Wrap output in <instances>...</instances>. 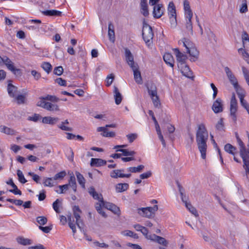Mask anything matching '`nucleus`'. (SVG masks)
<instances>
[{"label": "nucleus", "instance_id": "nucleus-52", "mask_svg": "<svg viewBox=\"0 0 249 249\" xmlns=\"http://www.w3.org/2000/svg\"><path fill=\"white\" fill-rule=\"evenodd\" d=\"M159 244L162 245L164 247H167L168 242V241L163 237L159 236L156 241Z\"/></svg>", "mask_w": 249, "mask_h": 249}, {"label": "nucleus", "instance_id": "nucleus-3", "mask_svg": "<svg viewBox=\"0 0 249 249\" xmlns=\"http://www.w3.org/2000/svg\"><path fill=\"white\" fill-rule=\"evenodd\" d=\"M39 101L37 103L38 107H41L47 110L58 111L59 110V107L56 104H53L46 101H50L52 102H57L59 99L54 95H47L44 97H39Z\"/></svg>", "mask_w": 249, "mask_h": 249}, {"label": "nucleus", "instance_id": "nucleus-49", "mask_svg": "<svg viewBox=\"0 0 249 249\" xmlns=\"http://www.w3.org/2000/svg\"><path fill=\"white\" fill-rule=\"evenodd\" d=\"M248 11V5L247 0H243L240 7V12L245 13Z\"/></svg>", "mask_w": 249, "mask_h": 249}, {"label": "nucleus", "instance_id": "nucleus-21", "mask_svg": "<svg viewBox=\"0 0 249 249\" xmlns=\"http://www.w3.org/2000/svg\"><path fill=\"white\" fill-rule=\"evenodd\" d=\"M240 100V102L241 106L245 108L249 107V104L244 99L246 95V91L244 89L241 90V91L236 93Z\"/></svg>", "mask_w": 249, "mask_h": 249}, {"label": "nucleus", "instance_id": "nucleus-43", "mask_svg": "<svg viewBox=\"0 0 249 249\" xmlns=\"http://www.w3.org/2000/svg\"><path fill=\"white\" fill-rule=\"evenodd\" d=\"M143 165H140L137 167H130L127 169V170L131 173H139L140 172L143 168Z\"/></svg>", "mask_w": 249, "mask_h": 249}, {"label": "nucleus", "instance_id": "nucleus-59", "mask_svg": "<svg viewBox=\"0 0 249 249\" xmlns=\"http://www.w3.org/2000/svg\"><path fill=\"white\" fill-rule=\"evenodd\" d=\"M123 234L125 236L132 237L134 238H136L138 237L137 234L134 233L133 231L129 230H126L124 231L123 232Z\"/></svg>", "mask_w": 249, "mask_h": 249}, {"label": "nucleus", "instance_id": "nucleus-41", "mask_svg": "<svg viewBox=\"0 0 249 249\" xmlns=\"http://www.w3.org/2000/svg\"><path fill=\"white\" fill-rule=\"evenodd\" d=\"M41 67L47 73H49L52 70V66L49 62H44L41 65Z\"/></svg>", "mask_w": 249, "mask_h": 249}, {"label": "nucleus", "instance_id": "nucleus-38", "mask_svg": "<svg viewBox=\"0 0 249 249\" xmlns=\"http://www.w3.org/2000/svg\"><path fill=\"white\" fill-rule=\"evenodd\" d=\"M89 193L94 199L96 200L100 198V197H103L101 194H99L96 192L95 189L93 187H90Z\"/></svg>", "mask_w": 249, "mask_h": 249}, {"label": "nucleus", "instance_id": "nucleus-27", "mask_svg": "<svg viewBox=\"0 0 249 249\" xmlns=\"http://www.w3.org/2000/svg\"><path fill=\"white\" fill-rule=\"evenodd\" d=\"M59 119L57 117H52L50 116L44 117L42 118V123L45 124L53 125L56 124Z\"/></svg>", "mask_w": 249, "mask_h": 249}, {"label": "nucleus", "instance_id": "nucleus-14", "mask_svg": "<svg viewBox=\"0 0 249 249\" xmlns=\"http://www.w3.org/2000/svg\"><path fill=\"white\" fill-rule=\"evenodd\" d=\"M182 74L185 77L193 79L194 78L192 71L190 70L189 66L186 64H183L178 66Z\"/></svg>", "mask_w": 249, "mask_h": 249}, {"label": "nucleus", "instance_id": "nucleus-34", "mask_svg": "<svg viewBox=\"0 0 249 249\" xmlns=\"http://www.w3.org/2000/svg\"><path fill=\"white\" fill-rule=\"evenodd\" d=\"M128 188L129 185L126 183H118L116 186V190L118 193H121L127 190Z\"/></svg>", "mask_w": 249, "mask_h": 249}, {"label": "nucleus", "instance_id": "nucleus-28", "mask_svg": "<svg viewBox=\"0 0 249 249\" xmlns=\"http://www.w3.org/2000/svg\"><path fill=\"white\" fill-rule=\"evenodd\" d=\"M186 19V28L190 33L191 34H193V25L192 22V18L193 15L185 16Z\"/></svg>", "mask_w": 249, "mask_h": 249}, {"label": "nucleus", "instance_id": "nucleus-16", "mask_svg": "<svg viewBox=\"0 0 249 249\" xmlns=\"http://www.w3.org/2000/svg\"><path fill=\"white\" fill-rule=\"evenodd\" d=\"M164 8L161 4H158L154 6L153 14L154 18H159L163 14Z\"/></svg>", "mask_w": 249, "mask_h": 249}, {"label": "nucleus", "instance_id": "nucleus-22", "mask_svg": "<svg viewBox=\"0 0 249 249\" xmlns=\"http://www.w3.org/2000/svg\"><path fill=\"white\" fill-rule=\"evenodd\" d=\"M163 58L165 63L170 67L173 68L175 60L172 55L169 53H166L163 56Z\"/></svg>", "mask_w": 249, "mask_h": 249}, {"label": "nucleus", "instance_id": "nucleus-30", "mask_svg": "<svg viewBox=\"0 0 249 249\" xmlns=\"http://www.w3.org/2000/svg\"><path fill=\"white\" fill-rule=\"evenodd\" d=\"M108 36L109 38V40L112 42H114L115 41V32L114 30V26L112 24L111 22H110L108 24Z\"/></svg>", "mask_w": 249, "mask_h": 249}, {"label": "nucleus", "instance_id": "nucleus-13", "mask_svg": "<svg viewBox=\"0 0 249 249\" xmlns=\"http://www.w3.org/2000/svg\"><path fill=\"white\" fill-rule=\"evenodd\" d=\"M124 51L125 60L130 67L132 68L133 67L138 66V64L134 62L133 55L131 53L130 51L127 48H125Z\"/></svg>", "mask_w": 249, "mask_h": 249}, {"label": "nucleus", "instance_id": "nucleus-19", "mask_svg": "<svg viewBox=\"0 0 249 249\" xmlns=\"http://www.w3.org/2000/svg\"><path fill=\"white\" fill-rule=\"evenodd\" d=\"M212 109L215 113H218L223 111V104L222 100L218 98L213 103Z\"/></svg>", "mask_w": 249, "mask_h": 249}, {"label": "nucleus", "instance_id": "nucleus-20", "mask_svg": "<svg viewBox=\"0 0 249 249\" xmlns=\"http://www.w3.org/2000/svg\"><path fill=\"white\" fill-rule=\"evenodd\" d=\"M131 69L133 71L134 78L136 82L138 84H142V80L141 72L139 71V66L133 67Z\"/></svg>", "mask_w": 249, "mask_h": 249}, {"label": "nucleus", "instance_id": "nucleus-56", "mask_svg": "<svg viewBox=\"0 0 249 249\" xmlns=\"http://www.w3.org/2000/svg\"><path fill=\"white\" fill-rule=\"evenodd\" d=\"M63 68L62 66H58L54 69L53 73L55 75L60 76L63 73Z\"/></svg>", "mask_w": 249, "mask_h": 249}, {"label": "nucleus", "instance_id": "nucleus-35", "mask_svg": "<svg viewBox=\"0 0 249 249\" xmlns=\"http://www.w3.org/2000/svg\"><path fill=\"white\" fill-rule=\"evenodd\" d=\"M17 90V88L12 85L11 83H8L7 86V91L10 96L14 97L16 95V92Z\"/></svg>", "mask_w": 249, "mask_h": 249}, {"label": "nucleus", "instance_id": "nucleus-10", "mask_svg": "<svg viewBox=\"0 0 249 249\" xmlns=\"http://www.w3.org/2000/svg\"><path fill=\"white\" fill-rule=\"evenodd\" d=\"M73 213L74 217L76 219L75 223L79 229L82 231H84V223L81 218L80 215L82 213V211L80 209L78 206H74L73 208Z\"/></svg>", "mask_w": 249, "mask_h": 249}, {"label": "nucleus", "instance_id": "nucleus-44", "mask_svg": "<svg viewBox=\"0 0 249 249\" xmlns=\"http://www.w3.org/2000/svg\"><path fill=\"white\" fill-rule=\"evenodd\" d=\"M69 123L68 120H66L64 122H62L59 125H58V127L62 130L71 131H72V128L65 125L66 124H68Z\"/></svg>", "mask_w": 249, "mask_h": 249}, {"label": "nucleus", "instance_id": "nucleus-11", "mask_svg": "<svg viewBox=\"0 0 249 249\" xmlns=\"http://www.w3.org/2000/svg\"><path fill=\"white\" fill-rule=\"evenodd\" d=\"M5 65L8 69L14 73L16 74V71H19V70L16 68L12 61L6 56L1 57L0 56V66Z\"/></svg>", "mask_w": 249, "mask_h": 249}, {"label": "nucleus", "instance_id": "nucleus-31", "mask_svg": "<svg viewBox=\"0 0 249 249\" xmlns=\"http://www.w3.org/2000/svg\"><path fill=\"white\" fill-rule=\"evenodd\" d=\"M0 131L9 135H14L16 132L15 130L2 125H0Z\"/></svg>", "mask_w": 249, "mask_h": 249}, {"label": "nucleus", "instance_id": "nucleus-15", "mask_svg": "<svg viewBox=\"0 0 249 249\" xmlns=\"http://www.w3.org/2000/svg\"><path fill=\"white\" fill-rule=\"evenodd\" d=\"M124 169H116L112 170L110 173V176L112 178H129L131 176V174H124Z\"/></svg>", "mask_w": 249, "mask_h": 249}, {"label": "nucleus", "instance_id": "nucleus-55", "mask_svg": "<svg viewBox=\"0 0 249 249\" xmlns=\"http://www.w3.org/2000/svg\"><path fill=\"white\" fill-rule=\"evenodd\" d=\"M58 187L60 189V191H56L58 194H64L69 189V184H64L63 185H59Z\"/></svg>", "mask_w": 249, "mask_h": 249}, {"label": "nucleus", "instance_id": "nucleus-7", "mask_svg": "<svg viewBox=\"0 0 249 249\" xmlns=\"http://www.w3.org/2000/svg\"><path fill=\"white\" fill-rule=\"evenodd\" d=\"M158 210V206L155 205L153 207L138 208L137 211L141 216L150 218L154 216L155 212Z\"/></svg>", "mask_w": 249, "mask_h": 249}, {"label": "nucleus", "instance_id": "nucleus-33", "mask_svg": "<svg viewBox=\"0 0 249 249\" xmlns=\"http://www.w3.org/2000/svg\"><path fill=\"white\" fill-rule=\"evenodd\" d=\"M183 8L185 12V16L193 15L192 11L191 9L190 3L188 0H184L183 1Z\"/></svg>", "mask_w": 249, "mask_h": 249}, {"label": "nucleus", "instance_id": "nucleus-63", "mask_svg": "<svg viewBox=\"0 0 249 249\" xmlns=\"http://www.w3.org/2000/svg\"><path fill=\"white\" fill-rule=\"evenodd\" d=\"M152 176V173L150 171H147L145 173H142L140 175V177L141 179H143L147 178Z\"/></svg>", "mask_w": 249, "mask_h": 249}, {"label": "nucleus", "instance_id": "nucleus-25", "mask_svg": "<svg viewBox=\"0 0 249 249\" xmlns=\"http://www.w3.org/2000/svg\"><path fill=\"white\" fill-rule=\"evenodd\" d=\"M106 163V160L98 158H92L90 161L91 166L99 167L105 165Z\"/></svg>", "mask_w": 249, "mask_h": 249}, {"label": "nucleus", "instance_id": "nucleus-60", "mask_svg": "<svg viewBox=\"0 0 249 249\" xmlns=\"http://www.w3.org/2000/svg\"><path fill=\"white\" fill-rule=\"evenodd\" d=\"M55 81L61 86H66L67 85L66 81L62 78H57L55 80Z\"/></svg>", "mask_w": 249, "mask_h": 249}, {"label": "nucleus", "instance_id": "nucleus-46", "mask_svg": "<svg viewBox=\"0 0 249 249\" xmlns=\"http://www.w3.org/2000/svg\"><path fill=\"white\" fill-rule=\"evenodd\" d=\"M17 241L19 244L24 246L29 245L31 244V240L27 238H24L23 237H19L17 238Z\"/></svg>", "mask_w": 249, "mask_h": 249}, {"label": "nucleus", "instance_id": "nucleus-45", "mask_svg": "<svg viewBox=\"0 0 249 249\" xmlns=\"http://www.w3.org/2000/svg\"><path fill=\"white\" fill-rule=\"evenodd\" d=\"M224 149L228 153L234 155L236 148L231 144L227 143L225 145Z\"/></svg>", "mask_w": 249, "mask_h": 249}, {"label": "nucleus", "instance_id": "nucleus-6", "mask_svg": "<svg viewBox=\"0 0 249 249\" xmlns=\"http://www.w3.org/2000/svg\"><path fill=\"white\" fill-rule=\"evenodd\" d=\"M238 103L234 93H233L231 99L230 107V116L234 123L237 121V112Z\"/></svg>", "mask_w": 249, "mask_h": 249}, {"label": "nucleus", "instance_id": "nucleus-48", "mask_svg": "<svg viewBox=\"0 0 249 249\" xmlns=\"http://www.w3.org/2000/svg\"><path fill=\"white\" fill-rule=\"evenodd\" d=\"M17 174L19 182L23 184L27 182V180L25 178L23 173L21 170L19 169L18 170Z\"/></svg>", "mask_w": 249, "mask_h": 249}, {"label": "nucleus", "instance_id": "nucleus-53", "mask_svg": "<svg viewBox=\"0 0 249 249\" xmlns=\"http://www.w3.org/2000/svg\"><path fill=\"white\" fill-rule=\"evenodd\" d=\"M53 178H46L44 179L43 184L45 186L47 187H53Z\"/></svg>", "mask_w": 249, "mask_h": 249}, {"label": "nucleus", "instance_id": "nucleus-37", "mask_svg": "<svg viewBox=\"0 0 249 249\" xmlns=\"http://www.w3.org/2000/svg\"><path fill=\"white\" fill-rule=\"evenodd\" d=\"M69 186H71L74 192L76 191L77 185L75 177L73 175L70 176L69 179Z\"/></svg>", "mask_w": 249, "mask_h": 249}, {"label": "nucleus", "instance_id": "nucleus-54", "mask_svg": "<svg viewBox=\"0 0 249 249\" xmlns=\"http://www.w3.org/2000/svg\"><path fill=\"white\" fill-rule=\"evenodd\" d=\"M114 79V76L112 73H111L107 75L106 78V86L107 87L110 86L113 82Z\"/></svg>", "mask_w": 249, "mask_h": 249}, {"label": "nucleus", "instance_id": "nucleus-57", "mask_svg": "<svg viewBox=\"0 0 249 249\" xmlns=\"http://www.w3.org/2000/svg\"><path fill=\"white\" fill-rule=\"evenodd\" d=\"M38 228L41 230L43 232L46 233H48L50 232L52 229V226L43 227L42 226H39Z\"/></svg>", "mask_w": 249, "mask_h": 249}, {"label": "nucleus", "instance_id": "nucleus-64", "mask_svg": "<svg viewBox=\"0 0 249 249\" xmlns=\"http://www.w3.org/2000/svg\"><path fill=\"white\" fill-rule=\"evenodd\" d=\"M129 142L131 143L137 138V135L136 134H130L126 135Z\"/></svg>", "mask_w": 249, "mask_h": 249}, {"label": "nucleus", "instance_id": "nucleus-12", "mask_svg": "<svg viewBox=\"0 0 249 249\" xmlns=\"http://www.w3.org/2000/svg\"><path fill=\"white\" fill-rule=\"evenodd\" d=\"M173 51L178 62V66L186 64L187 56L186 54L181 53L178 48L174 49Z\"/></svg>", "mask_w": 249, "mask_h": 249}, {"label": "nucleus", "instance_id": "nucleus-1", "mask_svg": "<svg viewBox=\"0 0 249 249\" xmlns=\"http://www.w3.org/2000/svg\"><path fill=\"white\" fill-rule=\"evenodd\" d=\"M208 138V133L205 125L203 124H199L198 125L196 134V142L199 151L201 153V157L204 160L206 158Z\"/></svg>", "mask_w": 249, "mask_h": 249}, {"label": "nucleus", "instance_id": "nucleus-17", "mask_svg": "<svg viewBox=\"0 0 249 249\" xmlns=\"http://www.w3.org/2000/svg\"><path fill=\"white\" fill-rule=\"evenodd\" d=\"M168 15L171 21L176 22V10L173 2H170L168 8Z\"/></svg>", "mask_w": 249, "mask_h": 249}, {"label": "nucleus", "instance_id": "nucleus-8", "mask_svg": "<svg viewBox=\"0 0 249 249\" xmlns=\"http://www.w3.org/2000/svg\"><path fill=\"white\" fill-rule=\"evenodd\" d=\"M224 69L230 83L232 85L236 93L241 91V90H243L244 89H242L238 84L237 79L232 73L230 68L228 67H226Z\"/></svg>", "mask_w": 249, "mask_h": 249}, {"label": "nucleus", "instance_id": "nucleus-62", "mask_svg": "<svg viewBox=\"0 0 249 249\" xmlns=\"http://www.w3.org/2000/svg\"><path fill=\"white\" fill-rule=\"evenodd\" d=\"M41 118V116L38 114H34L32 116L29 117L28 120L30 121L36 122Z\"/></svg>", "mask_w": 249, "mask_h": 249}, {"label": "nucleus", "instance_id": "nucleus-61", "mask_svg": "<svg viewBox=\"0 0 249 249\" xmlns=\"http://www.w3.org/2000/svg\"><path fill=\"white\" fill-rule=\"evenodd\" d=\"M17 103L18 104H23L25 100V96L24 95H18L16 97Z\"/></svg>", "mask_w": 249, "mask_h": 249}, {"label": "nucleus", "instance_id": "nucleus-29", "mask_svg": "<svg viewBox=\"0 0 249 249\" xmlns=\"http://www.w3.org/2000/svg\"><path fill=\"white\" fill-rule=\"evenodd\" d=\"M7 184L11 185L12 188H13V189H11L9 190L10 192H11L16 195H21V191L18 189V187L15 185L12 179L7 181Z\"/></svg>", "mask_w": 249, "mask_h": 249}, {"label": "nucleus", "instance_id": "nucleus-58", "mask_svg": "<svg viewBox=\"0 0 249 249\" xmlns=\"http://www.w3.org/2000/svg\"><path fill=\"white\" fill-rule=\"evenodd\" d=\"M59 207V200L58 199H57L54 202H53V208L55 212L57 213H60Z\"/></svg>", "mask_w": 249, "mask_h": 249}, {"label": "nucleus", "instance_id": "nucleus-18", "mask_svg": "<svg viewBox=\"0 0 249 249\" xmlns=\"http://www.w3.org/2000/svg\"><path fill=\"white\" fill-rule=\"evenodd\" d=\"M98 202L95 204V208L97 211L104 217H106L107 215L103 211L102 207L106 208V204L107 202L104 201L103 197H100V198L97 199Z\"/></svg>", "mask_w": 249, "mask_h": 249}, {"label": "nucleus", "instance_id": "nucleus-42", "mask_svg": "<svg viewBox=\"0 0 249 249\" xmlns=\"http://www.w3.org/2000/svg\"><path fill=\"white\" fill-rule=\"evenodd\" d=\"M116 152H122V156L123 155L124 156H133L135 154V152L134 151H128L127 149H117Z\"/></svg>", "mask_w": 249, "mask_h": 249}, {"label": "nucleus", "instance_id": "nucleus-36", "mask_svg": "<svg viewBox=\"0 0 249 249\" xmlns=\"http://www.w3.org/2000/svg\"><path fill=\"white\" fill-rule=\"evenodd\" d=\"M76 176L77 178L78 182L81 186L85 189V179L83 176L79 172H76Z\"/></svg>", "mask_w": 249, "mask_h": 249}, {"label": "nucleus", "instance_id": "nucleus-5", "mask_svg": "<svg viewBox=\"0 0 249 249\" xmlns=\"http://www.w3.org/2000/svg\"><path fill=\"white\" fill-rule=\"evenodd\" d=\"M148 93L152 101L154 106L155 107L159 108L161 104L159 96L157 93V90L156 86L151 84L149 87H147Z\"/></svg>", "mask_w": 249, "mask_h": 249}, {"label": "nucleus", "instance_id": "nucleus-50", "mask_svg": "<svg viewBox=\"0 0 249 249\" xmlns=\"http://www.w3.org/2000/svg\"><path fill=\"white\" fill-rule=\"evenodd\" d=\"M66 175V173L65 171H62L57 174H56L53 177V179L54 180H61Z\"/></svg>", "mask_w": 249, "mask_h": 249}, {"label": "nucleus", "instance_id": "nucleus-4", "mask_svg": "<svg viewBox=\"0 0 249 249\" xmlns=\"http://www.w3.org/2000/svg\"><path fill=\"white\" fill-rule=\"evenodd\" d=\"M142 32V38L146 44L149 46L152 43L154 36L151 26L145 22H143Z\"/></svg>", "mask_w": 249, "mask_h": 249}, {"label": "nucleus", "instance_id": "nucleus-2", "mask_svg": "<svg viewBox=\"0 0 249 249\" xmlns=\"http://www.w3.org/2000/svg\"><path fill=\"white\" fill-rule=\"evenodd\" d=\"M178 44L185 48L186 53L189 54L191 61L195 62L198 59L199 53L195 44L189 38L184 37L178 41Z\"/></svg>", "mask_w": 249, "mask_h": 249}, {"label": "nucleus", "instance_id": "nucleus-26", "mask_svg": "<svg viewBox=\"0 0 249 249\" xmlns=\"http://www.w3.org/2000/svg\"><path fill=\"white\" fill-rule=\"evenodd\" d=\"M113 93L115 104L118 105L122 102V96L120 93L118 88L116 86H114Z\"/></svg>", "mask_w": 249, "mask_h": 249}, {"label": "nucleus", "instance_id": "nucleus-9", "mask_svg": "<svg viewBox=\"0 0 249 249\" xmlns=\"http://www.w3.org/2000/svg\"><path fill=\"white\" fill-rule=\"evenodd\" d=\"M178 190L181 196V198L182 199V201L184 203L186 207L187 208V209L193 214H194L196 217L198 216V213L197 212V210L194 207L191 203L187 202V199L186 198L185 196H184L183 193L182 192V187L179 184V183L178 182Z\"/></svg>", "mask_w": 249, "mask_h": 249}, {"label": "nucleus", "instance_id": "nucleus-23", "mask_svg": "<svg viewBox=\"0 0 249 249\" xmlns=\"http://www.w3.org/2000/svg\"><path fill=\"white\" fill-rule=\"evenodd\" d=\"M106 208L111 211L114 213L118 215V216H120L121 214L120 208L113 203L107 202L106 204Z\"/></svg>", "mask_w": 249, "mask_h": 249}, {"label": "nucleus", "instance_id": "nucleus-51", "mask_svg": "<svg viewBox=\"0 0 249 249\" xmlns=\"http://www.w3.org/2000/svg\"><path fill=\"white\" fill-rule=\"evenodd\" d=\"M242 70L243 73L244 74L245 79L248 85L249 86V71L245 67H242Z\"/></svg>", "mask_w": 249, "mask_h": 249}, {"label": "nucleus", "instance_id": "nucleus-32", "mask_svg": "<svg viewBox=\"0 0 249 249\" xmlns=\"http://www.w3.org/2000/svg\"><path fill=\"white\" fill-rule=\"evenodd\" d=\"M43 15L47 16H56L59 17L61 16L62 12L56 10H46L42 12Z\"/></svg>", "mask_w": 249, "mask_h": 249}, {"label": "nucleus", "instance_id": "nucleus-40", "mask_svg": "<svg viewBox=\"0 0 249 249\" xmlns=\"http://www.w3.org/2000/svg\"><path fill=\"white\" fill-rule=\"evenodd\" d=\"M245 49L240 48L238 49V53L242 54L244 59L249 64V54L248 53Z\"/></svg>", "mask_w": 249, "mask_h": 249}, {"label": "nucleus", "instance_id": "nucleus-47", "mask_svg": "<svg viewBox=\"0 0 249 249\" xmlns=\"http://www.w3.org/2000/svg\"><path fill=\"white\" fill-rule=\"evenodd\" d=\"M36 222L39 224V226L45 225L48 221V219L44 216H37L36 218Z\"/></svg>", "mask_w": 249, "mask_h": 249}, {"label": "nucleus", "instance_id": "nucleus-24", "mask_svg": "<svg viewBox=\"0 0 249 249\" xmlns=\"http://www.w3.org/2000/svg\"><path fill=\"white\" fill-rule=\"evenodd\" d=\"M98 132H102L101 134L103 136L106 137H114L115 134L114 132H108L106 127H98L97 129Z\"/></svg>", "mask_w": 249, "mask_h": 249}, {"label": "nucleus", "instance_id": "nucleus-39", "mask_svg": "<svg viewBox=\"0 0 249 249\" xmlns=\"http://www.w3.org/2000/svg\"><path fill=\"white\" fill-rule=\"evenodd\" d=\"M68 223L70 228L71 229L72 232L74 234L76 232V227L74 224V218L71 215L68 216Z\"/></svg>", "mask_w": 249, "mask_h": 249}]
</instances>
